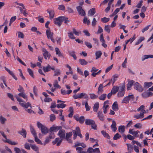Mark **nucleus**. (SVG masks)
<instances>
[{
  "mask_svg": "<svg viewBox=\"0 0 153 153\" xmlns=\"http://www.w3.org/2000/svg\"><path fill=\"white\" fill-rule=\"evenodd\" d=\"M98 117L101 121H103L104 120V116L102 111H99L97 113Z\"/></svg>",
  "mask_w": 153,
  "mask_h": 153,
  "instance_id": "c756f323",
  "label": "nucleus"
},
{
  "mask_svg": "<svg viewBox=\"0 0 153 153\" xmlns=\"http://www.w3.org/2000/svg\"><path fill=\"white\" fill-rule=\"evenodd\" d=\"M74 117L77 121H79L81 124L83 123L85 120L84 117L83 116L79 117L77 115H74Z\"/></svg>",
  "mask_w": 153,
  "mask_h": 153,
  "instance_id": "4468645a",
  "label": "nucleus"
},
{
  "mask_svg": "<svg viewBox=\"0 0 153 153\" xmlns=\"http://www.w3.org/2000/svg\"><path fill=\"white\" fill-rule=\"evenodd\" d=\"M55 51L56 52V54L59 57L62 56V54L61 52L59 49L57 48H55Z\"/></svg>",
  "mask_w": 153,
  "mask_h": 153,
  "instance_id": "79ce46f5",
  "label": "nucleus"
},
{
  "mask_svg": "<svg viewBox=\"0 0 153 153\" xmlns=\"http://www.w3.org/2000/svg\"><path fill=\"white\" fill-rule=\"evenodd\" d=\"M68 36L71 39H75V37H74V33L73 32H69L68 33Z\"/></svg>",
  "mask_w": 153,
  "mask_h": 153,
  "instance_id": "5fc2aeb1",
  "label": "nucleus"
},
{
  "mask_svg": "<svg viewBox=\"0 0 153 153\" xmlns=\"http://www.w3.org/2000/svg\"><path fill=\"white\" fill-rule=\"evenodd\" d=\"M83 22L84 23L86 24L87 23L88 25H89L90 23V20H88L87 18L86 17H84L83 19Z\"/></svg>",
  "mask_w": 153,
  "mask_h": 153,
  "instance_id": "13d9d810",
  "label": "nucleus"
},
{
  "mask_svg": "<svg viewBox=\"0 0 153 153\" xmlns=\"http://www.w3.org/2000/svg\"><path fill=\"white\" fill-rule=\"evenodd\" d=\"M79 62L80 64L82 65H85L87 64V62L84 59H80Z\"/></svg>",
  "mask_w": 153,
  "mask_h": 153,
  "instance_id": "052dcab7",
  "label": "nucleus"
},
{
  "mask_svg": "<svg viewBox=\"0 0 153 153\" xmlns=\"http://www.w3.org/2000/svg\"><path fill=\"white\" fill-rule=\"evenodd\" d=\"M18 90L21 92L19 93L17 95H16L15 97L16 98V96H18V97L20 98H21L20 97H22L25 99L26 101H27L28 100L27 96L24 92V90L22 86L19 85V88L18 89Z\"/></svg>",
  "mask_w": 153,
  "mask_h": 153,
  "instance_id": "7ed1b4c3",
  "label": "nucleus"
},
{
  "mask_svg": "<svg viewBox=\"0 0 153 153\" xmlns=\"http://www.w3.org/2000/svg\"><path fill=\"white\" fill-rule=\"evenodd\" d=\"M102 54V52L100 51H98L96 52V59H97L100 57Z\"/></svg>",
  "mask_w": 153,
  "mask_h": 153,
  "instance_id": "37998d69",
  "label": "nucleus"
},
{
  "mask_svg": "<svg viewBox=\"0 0 153 153\" xmlns=\"http://www.w3.org/2000/svg\"><path fill=\"white\" fill-rule=\"evenodd\" d=\"M145 39V38L144 37L141 36L140 37L137 41L135 43V45H137L140 43L142 41H143Z\"/></svg>",
  "mask_w": 153,
  "mask_h": 153,
  "instance_id": "ea45409f",
  "label": "nucleus"
},
{
  "mask_svg": "<svg viewBox=\"0 0 153 153\" xmlns=\"http://www.w3.org/2000/svg\"><path fill=\"white\" fill-rule=\"evenodd\" d=\"M48 12L49 14L50 18V19H53L54 15V13L53 10H48Z\"/></svg>",
  "mask_w": 153,
  "mask_h": 153,
  "instance_id": "a19ab883",
  "label": "nucleus"
},
{
  "mask_svg": "<svg viewBox=\"0 0 153 153\" xmlns=\"http://www.w3.org/2000/svg\"><path fill=\"white\" fill-rule=\"evenodd\" d=\"M149 58H153V55H144L142 57L141 60L142 61H144L145 60Z\"/></svg>",
  "mask_w": 153,
  "mask_h": 153,
  "instance_id": "4be33fe9",
  "label": "nucleus"
},
{
  "mask_svg": "<svg viewBox=\"0 0 153 153\" xmlns=\"http://www.w3.org/2000/svg\"><path fill=\"white\" fill-rule=\"evenodd\" d=\"M76 150L77 151V153H86V152L83 151L82 148L80 147H76Z\"/></svg>",
  "mask_w": 153,
  "mask_h": 153,
  "instance_id": "58836bf2",
  "label": "nucleus"
},
{
  "mask_svg": "<svg viewBox=\"0 0 153 153\" xmlns=\"http://www.w3.org/2000/svg\"><path fill=\"white\" fill-rule=\"evenodd\" d=\"M42 51L43 52V54L44 58L45 59H47V58L48 59H49L50 57L51 56V54L44 48H42Z\"/></svg>",
  "mask_w": 153,
  "mask_h": 153,
  "instance_id": "1a4fd4ad",
  "label": "nucleus"
},
{
  "mask_svg": "<svg viewBox=\"0 0 153 153\" xmlns=\"http://www.w3.org/2000/svg\"><path fill=\"white\" fill-rule=\"evenodd\" d=\"M134 81L133 80H131L129 81L127 85V90H128L130 89Z\"/></svg>",
  "mask_w": 153,
  "mask_h": 153,
  "instance_id": "c9c22d12",
  "label": "nucleus"
},
{
  "mask_svg": "<svg viewBox=\"0 0 153 153\" xmlns=\"http://www.w3.org/2000/svg\"><path fill=\"white\" fill-rule=\"evenodd\" d=\"M63 139L60 138H56L52 142V143L53 144H55L56 143V145L58 146L60 144Z\"/></svg>",
  "mask_w": 153,
  "mask_h": 153,
  "instance_id": "dca6fc26",
  "label": "nucleus"
},
{
  "mask_svg": "<svg viewBox=\"0 0 153 153\" xmlns=\"http://www.w3.org/2000/svg\"><path fill=\"white\" fill-rule=\"evenodd\" d=\"M4 68L8 72V73L13 77V78L15 80H17V78L16 77L14 74H13V73L12 71H10L9 69H8L5 67H4Z\"/></svg>",
  "mask_w": 153,
  "mask_h": 153,
  "instance_id": "2f4dec72",
  "label": "nucleus"
},
{
  "mask_svg": "<svg viewBox=\"0 0 153 153\" xmlns=\"http://www.w3.org/2000/svg\"><path fill=\"white\" fill-rule=\"evenodd\" d=\"M76 9L79 14L81 16H84L85 15V11L82 9V7L80 6H78L76 7Z\"/></svg>",
  "mask_w": 153,
  "mask_h": 153,
  "instance_id": "ddd939ff",
  "label": "nucleus"
},
{
  "mask_svg": "<svg viewBox=\"0 0 153 153\" xmlns=\"http://www.w3.org/2000/svg\"><path fill=\"white\" fill-rule=\"evenodd\" d=\"M72 91L71 90H69L67 91L62 89L61 90V93L63 95L69 94L71 93Z\"/></svg>",
  "mask_w": 153,
  "mask_h": 153,
  "instance_id": "a878e982",
  "label": "nucleus"
},
{
  "mask_svg": "<svg viewBox=\"0 0 153 153\" xmlns=\"http://www.w3.org/2000/svg\"><path fill=\"white\" fill-rule=\"evenodd\" d=\"M72 135V132H70L69 133H67L66 134L65 138L67 141H68L69 143H72V140L69 139Z\"/></svg>",
  "mask_w": 153,
  "mask_h": 153,
  "instance_id": "aec40b11",
  "label": "nucleus"
},
{
  "mask_svg": "<svg viewBox=\"0 0 153 153\" xmlns=\"http://www.w3.org/2000/svg\"><path fill=\"white\" fill-rule=\"evenodd\" d=\"M34 138L35 141L38 144H43L41 141L37 137V136L34 137Z\"/></svg>",
  "mask_w": 153,
  "mask_h": 153,
  "instance_id": "e2e57ef3",
  "label": "nucleus"
},
{
  "mask_svg": "<svg viewBox=\"0 0 153 153\" xmlns=\"http://www.w3.org/2000/svg\"><path fill=\"white\" fill-rule=\"evenodd\" d=\"M69 111L70 113L68 115V117H72L74 113L73 108L72 107H70Z\"/></svg>",
  "mask_w": 153,
  "mask_h": 153,
  "instance_id": "8fccbe9b",
  "label": "nucleus"
},
{
  "mask_svg": "<svg viewBox=\"0 0 153 153\" xmlns=\"http://www.w3.org/2000/svg\"><path fill=\"white\" fill-rule=\"evenodd\" d=\"M107 95L105 94H104L101 95L99 97L100 100H104L106 97Z\"/></svg>",
  "mask_w": 153,
  "mask_h": 153,
  "instance_id": "4d7b16f0",
  "label": "nucleus"
},
{
  "mask_svg": "<svg viewBox=\"0 0 153 153\" xmlns=\"http://www.w3.org/2000/svg\"><path fill=\"white\" fill-rule=\"evenodd\" d=\"M54 76H56L60 75L61 74V71L59 69H56L54 71Z\"/></svg>",
  "mask_w": 153,
  "mask_h": 153,
  "instance_id": "603ef678",
  "label": "nucleus"
},
{
  "mask_svg": "<svg viewBox=\"0 0 153 153\" xmlns=\"http://www.w3.org/2000/svg\"><path fill=\"white\" fill-rule=\"evenodd\" d=\"M81 146L83 148H84L86 147V145L85 144L83 143H80L78 142L75 143V145L74 146L75 147H76L77 146Z\"/></svg>",
  "mask_w": 153,
  "mask_h": 153,
  "instance_id": "473e14b6",
  "label": "nucleus"
},
{
  "mask_svg": "<svg viewBox=\"0 0 153 153\" xmlns=\"http://www.w3.org/2000/svg\"><path fill=\"white\" fill-rule=\"evenodd\" d=\"M7 121V120L6 118H5L2 116H0V122L1 124H4Z\"/></svg>",
  "mask_w": 153,
  "mask_h": 153,
  "instance_id": "4c0bfd02",
  "label": "nucleus"
},
{
  "mask_svg": "<svg viewBox=\"0 0 153 153\" xmlns=\"http://www.w3.org/2000/svg\"><path fill=\"white\" fill-rule=\"evenodd\" d=\"M19 133L23 136L24 138H26V137L27 132L24 129H22L20 131Z\"/></svg>",
  "mask_w": 153,
  "mask_h": 153,
  "instance_id": "c85d7f7f",
  "label": "nucleus"
},
{
  "mask_svg": "<svg viewBox=\"0 0 153 153\" xmlns=\"http://www.w3.org/2000/svg\"><path fill=\"white\" fill-rule=\"evenodd\" d=\"M110 26L109 25H105V26L104 30L108 33L110 32Z\"/></svg>",
  "mask_w": 153,
  "mask_h": 153,
  "instance_id": "09e8293b",
  "label": "nucleus"
},
{
  "mask_svg": "<svg viewBox=\"0 0 153 153\" xmlns=\"http://www.w3.org/2000/svg\"><path fill=\"white\" fill-rule=\"evenodd\" d=\"M129 101L128 100V98L126 96L125 97L122 101V103L127 104L129 102Z\"/></svg>",
  "mask_w": 153,
  "mask_h": 153,
  "instance_id": "338daca9",
  "label": "nucleus"
},
{
  "mask_svg": "<svg viewBox=\"0 0 153 153\" xmlns=\"http://www.w3.org/2000/svg\"><path fill=\"white\" fill-rule=\"evenodd\" d=\"M30 130L31 134L33 135L34 137L37 136L36 132L34 127L32 126H30Z\"/></svg>",
  "mask_w": 153,
  "mask_h": 153,
  "instance_id": "e433bc0d",
  "label": "nucleus"
},
{
  "mask_svg": "<svg viewBox=\"0 0 153 153\" xmlns=\"http://www.w3.org/2000/svg\"><path fill=\"white\" fill-rule=\"evenodd\" d=\"M121 136L118 133L115 134L113 137V139L114 140H117L121 137Z\"/></svg>",
  "mask_w": 153,
  "mask_h": 153,
  "instance_id": "69168bd1",
  "label": "nucleus"
},
{
  "mask_svg": "<svg viewBox=\"0 0 153 153\" xmlns=\"http://www.w3.org/2000/svg\"><path fill=\"white\" fill-rule=\"evenodd\" d=\"M116 124L115 121L113 120L112 121V123L111 126V128L113 131L114 132H115L117 129V128L116 127Z\"/></svg>",
  "mask_w": 153,
  "mask_h": 153,
  "instance_id": "393cba45",
  "label": "nucleus"
},
{
  "mask_svg": "<svg viewBox=\"0 0 153 153\" xmlns=\"http://www.w3.org/2000/svg\"><path fill=\"white\" fill-rule=\"evenodd\" d=\"M63 16H60L57 18L53 19L54 23L56 25L60 27L61 25L62 22V20L63 19Z\"/></svg>",
  "mask_w": 153,
  "mask_h": 153,
  "instance_id": "0eeeda50",
  "label": "nucleus"
},
{
  "mask_svg": "<svg viewBox=\"0 0 153 153\" xmlns=\"http://www.w3.org/2000/svg\"><path fill=\"white\" fill-rule=\"evenodd\" d=\"M1 153H12L11 149L7 146L5 147L4 150H1Z\"/></svg>",
  "mask_w": 153,
  "mask_h": 153,
  "instance_id": "6ab92c4d",
  "label": "nucleus"
},
{
  "mask_svg": "<svg viewBox=\"0 0 153 153\" xmlns=\"http://www.w3.org/2000/svg\"><path fill=\"white\" fill-rule=\"evenodd\" d=\"M73 97L75 99L81 98L88 99V95L85 93H81L77 95H74Z\"/></svg>",
  "mask_w": 153,
  "mask_h": 153,
  "instance_id": "39448f33",
  "label": "nucleus"
},
{
  "mask_svg": "<svg viewBox=\"0 0 153 153\" xmlns=\"http://www.w3.org/2000/svg\"><path fill=\"white\" fill-rule=\"evenodd\" d=\"M118 77V75L116 74L114 75L113 76L112 78L111 79V80L112 81L113 85L114 83V82L117 80Z\"/></svg>",
  "mask_w": 153,
  "mask_h": 153,
  "instance_id": "c03bdc74",
  "label": "nucleus"
},
{
  "mask_svg": "<svg viewBox=\"0 0 153 153\" xmlns=\"http://www.w3.org/2000/svg\"><path fill=\"white\" fill-rule=\"evenodd\" d=\"M101 132L102 134L104 137H105L108 139H110V136L105 131H102Z\"/></svg>",
  "mask_w": 153,
  "mask_h": 153,
  "instance_id": "3c124183",
  "label": "nucleus"
},
{
  "mask_svg": "<svg viewBox=\"0 0 153 153\" xmlns=\"http://www.w3.org/2000/svg\"><path fill=\"white\" fill-rule=\"evenodd\" d=\"M82 105H85L86 110L88 111L90 110V107L88 105V101H87L85 102L83 101L82 102Z\"/></svg>",
  "mask_w": 153,
  "mask_h": 153,
  "instance_id": "bb28decb",
  "label": "nucleus"
},
{
  "mask_svg": "<svg viewBox=\"0 0 153 153\" xmlns=\"http://www.w3.org/2000/svg\"><path fill=\"white\" fill-rule=\"evenodd\" d=\"M112 108L114 111H117L118 110V106L117 102H114L112 105Z\"/></svg>",
  "mask_w": 153,
  "mask_h": 153,
  "instance_id": "b1692460",
  "label": "nucleus"
},
{
  "mask_svg": "<svg viewBox=\"0 0 153 153\" xmlns=\"http://www.w3.org/2000/svg\"><path fill=\"white\" fill-rule=\"evenodd\" d=\"M57 134L61 138L63 139L65 137V131L64 130H60Z\"/></svg>",
  "mask_w": 153,
  "mask_h": 153,
  "instance_id": "2eb2a0df",
  "label": "nucleus"
},
{
  "mask_svg": "<svg viewBox=\"0 0 153 153\" xmlns=\"http://www.w3.org/2000/svg\"><path fill=\"white\" fill-rule=\"evenodd\" d=\"M85 123L86 125H91V127L93 129H97V126L93 120L91 119H86Z\"/></svg>",
  "mask_w": 153,
  "mask_h": 153,
  "instance_id": "423d86ee",
  "label": "nucleus"
},
{
  "mask_svg": "<svg viewBox=\"0 0 153 153\" xmlns=\"http://www.w3.org/2000/svg\"><path fill=\"white\" fill-rule=\"evenodd\" d=\"M140 131H134L133 129L130 128L128 131V133L132 134L135 137H139L138 134L140 133Z\"/></svg>",
  "mask_w": 153,
  "mask_h": 153,
  "instance_id": "f8f14e48",
  "label": "nucleus"
},
{
  "mask_svg": "<svg viewBox=\"0 0 153 153\" xmlns=\"http://www.w3.org/2000/svg\"><path fill=\"white\" fill-rule=\"evenodd\" d=\"M89 95L91 99L92 100L96 99L98 97V96L94 94H90Z\"/></svg>",
  "mask_w": 153,
  "mask_h": 153,
  "instance_id": "bf43d9fd",
  "label": "nucleus"
},
{
  "mask_svg": "<svg viewBox=\"0 0 153 153\" xmlns=\"http://www.w3.org/2000/svg\"><path fill=\"white\" fill-rule=\"evenodd\" d=\"M138 111H140V112L139 114H135L134 116V118L136 119H141L144 117V114L146 113L145 110V107L143 105H141L137 109Z\"/></svg>",
  "mask_w": 153,
  "mask_h": 153,
  "instance_id": "f03ea898",
  "label": "nucleus"
},
{
  "mask_svg": "<svg viewBox=\"0 0 153 153\" xmlns=\"http://www.w3.org/2000/svg\"><path fill=\"white\" fill-rule=\"evenodd\" d=\"M125 127L124 126H120L118 128L119 131L121 133H123L125 131Z\"/></svg>",
  "mask_w": 153,
  "mask_h": 153,
  "instance_id": "49530a36",
  "label": "nucleus"
},
{
  "mask_svg": "<svg viewBox=\"0 0 153 153\" xmlns=\"http://www.w3.org/2000/svg\"><path fill=\"white\" fill-rule=\"evenodd\" d=\"M30 146L31 149L35 151L37 153H39V147L35 145H30Z\"/></svg>",
  "mask_w": 153,
  "mask_h": 153,
  "instance_id": "cd10ccee",
  "label": "nucleus"
},
{
  "mask_svg": "<svg viewBox=\"0 0 153 153\" xmlns=\"http://www.w3.org/2000/svg\"><path fill=\"white\" fill-rule=\"evenodd\" d=\"M109 101L107 100L105 101L103 104V106L102 107V109L103 111V113L105 114L107 113V111L109 109Z\"/></svg>",
  "mask_w": 153,
  "mask_h": 153,
  "instance_id": "9b49d317",
  "label": "nucleus"
},
{
  "mask_svg": "<svg viewBox=\"0 0 153 153\" xmlns=\"http://www.w3.org/2000/svg\"><path fill=\"white\" fill-rule=\"evenodd\" d=\"M16 99L17 101L19 102V105L22 107L24 108L25 109V110L28 113L30 114H31L32 112L33 113H34V111L31 109V108L27 109V108L29 107L31 108V104L29 102H27L26 103H25L26 102L23 100L21 98H20L18 97V96H16Z\"/></svg>",
  "mask_w": 153,
  "mask_h": 153,
  "instance_id": "f257e3e1",
  "label": "nucleus"
},
{
  "mask_svg": "<svg viewBox=\"0 0 153 153\" xmlns=\"http://www.w3.org/2000/svg\"><path fill=\"white\" fill-rule=\"evenodd\" d=\"M95 13L96 11L95 8H92L88 11V16H92Z\"/></svg>",
  "mask_w": 153,
  "mask_h": 153,
  "instance_id": "412c9836",
  "label": "nucleus"
},
{
  "mask_svg": "<svg viewBox=\"0 0 153 153\" xmlns=\"http://www.w3.org/2000/svg\"><path fill=\"white\" fill-rule=\"evenodd\" d=\"M134 88L140 92H142L143 90V87L138 82H136L134 85Z\"/></svg>",
  "mask_w": 153,
  "mask_h": 153,
  "instance_id": "9d476101",
  "label": "nucleus"
},
{
  "mask_svg": "<svg viewBox=\"0 0 153 153\" xmlns=\"http://www.w3.org/2000/svg\"><path fill=\"white\" fill-rule=\"evenodd\" d=\"M4 141L12 145H16L18 144V142L17 141H13L9 139H6V140H4Z\"/></svg>",
  "mask_w": 153,
  "mask_h": 153,
  "instance_id": "a211bd4d",
  "label": "nucleus"
},
{
  "mask_svg": "<svg viewBox=\"0 0 153 153\" xmlns=\"http://www.w3.org/2000/svg\"><path fill=\"white\" fill-rule=\"evenodd\" d=\"M134 126L136 128L140 129L142 128V125L141 123H139L135 124Z\"/></svg>",
  "mask_w": 153,
  "mask_h": 153,
  "instance_id": "6e6d98bb",
  "label": "nucleus"
},
{
  "mask_svg": "<svg viewBox=\"0 0 153 153\" xmlns=\"http://www.w3.org/2000/svg\"><path fill=\"white\" fill-rule=\"evenodd\" d=\"M119 88L118 86H114L111 91L113 93V94H115L118 91Z\"/></svg>",
  "mask_w": 153,
  "mask_h": 153,
  "instance_id": "7c9ffc66",
  "label": "nucleus"
},
{
  "mask_svg": "<svg viewBox=\"0 0 153 153\" xmlns=\"http://www.w3.org/2000/svg\"><path fill=\"white\" fill-rule=\"evenodd\" d=\"M53 85L54 87L56 88H61L60 86L58 84V81L56 80L54 81L53 83Z\"/></svg>",
  "mask_w": 153,
  "mask_h": 153,
  "instance_id": "de8ad7c7",
  "label": "nucleus"
},
{
  "mask_svg": "<svg viewBox=\"0 0 153 153\" xmlns=\"http://www.w3.org/2000/svg\"><path fill=\"white\" fill-rule=\"evenodd\" d=\"M61 128V127L60 126H53L50 128V130L51 132H56L59 130Z\"/></svg>",
  "mask_w": 153,
  "mask_h": 153,
  "instance_id": "f3484780",
  "label": "nucleus"
},
{
  "mask_svg": "<svg viewBox=\"0 0 153 153\" xmlns=\"http://www.w3.org/2000/svg\"><path fill=\"white\" fill-rule=\"evenodd\" d=\"M125 93V91H119L117 94V96L118 97H120L123 96Z\"/></svg>",
  "mask_w": 153,
  "mask_h": 153,
  "instance_id": "864d4df0",
  "label": "nucleus"
},
{
  "mask_svg": "<svg viewBox=\"0 0 153 153\" xmlns=\"http://www.w3.org/2000/svg\"><path fill=\"white\" fill-rule=\"evenodd\" d=\"M14 149L15 153H22V150H21L18 147H15Z\"/></svg>",
  "mask_w": 153,
  "mask_h": 153,
  "instance_id": "774afa93",
  "label": "nucleus"
},
{
  "mask_svg": "<svg viewBox=\"0 0 153 153\" xmlns=\"http://www.w3.org/2000/svg\"><path fill=\"white\" fill-rule=\"evenodd\" d=\"M73 32L74 34L76 36H79V34H81V32L80 31H77L74 28L73 29Z\"/></svg>",
  "mask_w": 153,
  "mask_h": 153,
  "instance_id": "680f3d73",
  "label": "nucleus"
},
{
  "mask_svg": "<svg viewBox=\"0 0 153 153\" xmlns=\"http://www.w3.org/2000/svg\"><path fill=\"white\" fill-rule=\"evenodd\" d=\"M37 126L41 130L43 134L46 135L48 133V131L47 128L39 122H37Z\"/></svg>",
  "mask_w": 153,
  "mask_h": 153,
  "instance_id": "20e7f679",
  "label": "nucleus"
},
{
  "mask_svg": "<svg viewBox=\"0 0 153 153\" xmlns=\"http://www.w3.org/2000/svg\"><path fill=\"white\" fill-rule=\"evenodd\" d=\"M51 67L50 66L48 65L46 67H43V70L45 72H47L50 70Z\"/></svg>",
  "mask_w": 153,
  "mask_h": 153,
  "instance_id": "a18cd8bd",
  "label": "nucleus"
},
{
  "mask_svg": "<svg viewBox=\"0 0 153 153\" xmlns=\"http://www.w3.org/2000/svg\"><path fill=\"white\" fill-rule=\"evenodd\" d=\"M66 106V105L65 104H58L56 105V107L58 108H63L65 107Z\"/></svg>",
  "mask_w": 153,
  "mask_h": 153,
  "instance_id": "0e129e2a",
  "label": "nucleus"
},
{
  "mask_svg": "<svg viewBox=\"0 0 153 153\" xmlns=\"http://www.w3.org/2000/svg\"><path fill=\"white\" fill-rule=\"evenodd\" d=\"M103 87L104 86L103 84H101L100 85L98 88V91L97 92L98 94H99L102 93L103 91Z\"/></svg>",
  "mask_w": 153,
  "mask_h": 153,
  "instance_id": "5701e85b",
  "label": "nucleus"
},
{
  "mask_svg": "<svg viewBox=\"0 0 153 153\" xmlns=\"http://www.w3.org/2000/svg\"><path fill=\"white\" fill-rule=\"evenodd\" d=\"M99 104L98 102H96L94 104L93 107L94 111L96 112H97L99 108Z\"/></svg>",
  "mask_w": 153,
  "mask_h": 153,
  "instance_id": "f704fd0d",
  "label": "nucleus"
},
{
  "mask_svg": "<svg viewBox=\"0 0 153 153\" xmlns=\"http://www.w3.org/2000/svg\"><path fill=\"white\" fill-rule=\"evenodd\" d=\"M152 85L153 83L152 82H145L144 83V87L145 88H148L149 87H150Z\"/></svg>",
  "mask_w": 153,
  "mask_h": 153,
  "instance_id": "72a5a7b5",
  "label": "nucleus"
},
{
  "mask_svg": "<svg viewBox=\"0 0 153 153\" xmlns=\"http://www.w3.org/2000/svg\"><path fill=\"white\" fill-rule=\"evenodd\" d=\"M46 33L47 36L48 38V39L50 38L51 40L54 43L55 42V41L53 38V33L51 32L49 28L46 30Z\"/></svg>",
  "mask_w": 153,
  "mask_h": 153,
  "instance_id": "6e6552de",
  "label": "nucleus"
}]
</instances>
